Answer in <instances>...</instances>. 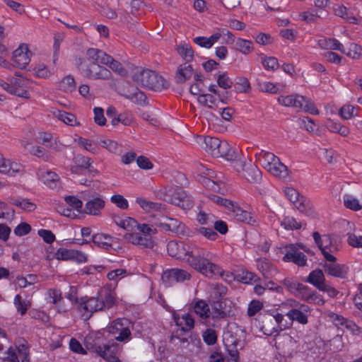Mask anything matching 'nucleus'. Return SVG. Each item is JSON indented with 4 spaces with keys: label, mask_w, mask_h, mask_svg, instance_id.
<instances>
[{
    "label": "nucleus",
    "mask_w": 362,
    "mask_h": 362,
    "mask_svg": "<svg viewBox=\"0 0 362 362\" xmlns=\"http://www.w3.org/2000/svg\"><path fill=\"white\" fill-rule=\"evenodd\" d=\"M167 251L170 256L177 259H185L192 269L197 272H215L221 270L225 272L218 264L210 262L208 259L196 255L189 247L186 248L185 245L182 242L175 240L170 241L167 245Z\"/></svg>",
    "instance_id": "1"
},
{
    "label": "nucleus",
    "mask_w": 362,
    "mask_h": 362,
    "mask_svg": "<svg viewBox=\"0 0 362 362\" xmlns=\"http://www.w3.org/2000/svg\"><path fill=\"white\" fill-rule=\"evenodd\" d=\"M313 236L325 258L327 261L329 262V264L325 265L327 272H347L349 269V267L346 264L336 263V258L332 254L337 251V245H336V241L329 235L321 236L316 231L313 233Z\"/></svg>",
    "instance_id": "2"
},
{
    "label": "nucleus",
    "mask_w": 362,
    "mask_h": 362,
    "mask_svg": "<svg viewBox=\"0 0 362 362\" xmlns=\"http://www.w3.org/2000/svg\"><path fill=\"white\" fill-rule=\"evenodd\" d=\"M199 139L203 140L205 151L214 157H223L230 161L239 158L238 151L226 141L210 136H199Z\"/></svg>",
    "instance_id": "3"
},
{
    "label": "nucleus",
    "mask_w": 362,
    "mask_h": 362,
    "mask_svg": "<svg viewBox=\"0 0 362 362\" xmlns=\"http://www.w3.org/2000/svg\"><path fill=\"white\" fill-rule=\"evenodd\" d=\"M156 197L184 210H189L194 206L192 197L177 187H165L156 192Z\"/></svg>",
    "instance_id": "4"
},
{
    "label": "nucleus",
    "mask_w": 362,
    "mask_h": 362,
    "mask_svg": "<svg viewBox=\"0 0 362 362\" xmlns=\"http://www.w3.org/2000/svg\"><path fill=\"white\" fill-rule=\"evenodd\" d=\"M132 79L139 86L155 91L166 89L169 87V83L163 76L150 69L135 71Z\"/></svg>",
    "instance_id": "5"
},
{
    "label": "nucleus",
    "mask_w": 362,
    "mask_h": 362,
    "mask_svg": "<svg viewBox=\"0 0 362 362\" xmlns=\"http://www.w3.org/2000/svg\"><path fill=\"white\" fill-rule=\"evenodd\" d=\"M284 285L297 298H299L308 303L323 305L325 303L324 300L320 295L315 291H312L308 286L293 281L290 279H285Z\"/></svg>",
    "instance_id": "6"
},
{
    "label": "nucleus",
    "mask_w": 362,
    "mask_h": 362,
    "mask_svg": "<svg viewBox=\"0 0 362 362\" xmlns=\"http://www.w3.org/2000/svg\"><path fill=\"white\" fill-rule=\"evenodd\" d=\"M293 308L286 314L291 321H296L301 325H306L308 322V316L311 313L310 307L305 304L300 303L293 300Z\"/></svg>",
    "instance_id": "7"
},
{
    "label": "nucleus",
    "mask_w": 362,
    "mask_h": 362,
    "mask_svg": "<svg viewBox=\"0 0 362 362\" xmlns=\"http://www.w3.org/2000/svg\"><path fill=\"white\" fill-rule=\"evenodd\" d=\"M281 252L284 254L283 261L286 262H293L299 267L306 264L307 257L301 252L298 250L297 245L288 244L285 245Z\"/></svg>",
    "instance_id": "8"
},
{
    "label": "nucleus",
    "mask_w": 362,
    "mask_h": 362,
    "mask_svg": "<svg viewBox=\"0 0 362 362\" xmlns=\"http://www.w3.org/2000/svg\"><path fill=\"white\" fill-rule=\"evenodd\" d=\"M83 74L87 78L94 80H110L112 78L111 71L95 62L90 63L83 70Z\"/></svg>",
    "instance_id": "9"
},
{
    "label": "nucleus",
    "mask_w": 362,
    "mask_h": 362,
    "mask_svg": "<svg viewBox=\"0 0 362 362\" xmlns=\"http://www.w3.org/2000/svg\"><path fill=\"white\" fill-rule=\"evenodd\" d=\"M30 54L31 52L29 51L28 45L25 44L21 45L13 52V65L21 69H25L30 62Z\"/></svg>",
    "instance_id": "10"
},
{
    "label": "nucleus",
    "mask_w": 362,
    "mask_h": 362,
    "mask_svg": "<svg viewBox=\"0 0 362 362\" xmlns=\"http://www.w3.org/2000/svg\"><path fill=\"white\" fill-rule=\"evenodd\" d=\"M105 307L104 300L93 297L81 302L78 306V309L81 312H83V315L85 318L88 319L93 313L101 310Z\"/></svg>",
    "instance_id": "11"
},
{
    "label": "nucleus",
    "mask_w": 362,
    "mask_h": 362,
    "mask_svg": "<svg viewBox=\"0 0 362 362\" xmlns=\"http://www.w3.org/2000/svg\"><path fill=\"white\" fill-rule=\"evenodd\" d=\"M55 257L59 260H72L78 263L86 262L87 255L79 250L59 248L55 253Z\"/></svg>",
    "instance_id": "12"
},
{
    "label": "nucleus",
    "mask_w": 362,
    "mask_h": 362,
    "mask_svg": "<svg viewBox=\"0 0 362 362\" xmlns=\"http://www.w3.org/2000/svg\"><path fill=\"white\" fill-rule=\"evenodd\" d=\"M121 95L135 104L142 106L147 104V98L145 93L138 88L129 86L127 89H123Z\"/></svg>",
    "instance_id": "13"
},
{
    "label": "nucleus",
    "mask_w": 362,
    "mask_h": 362,
    "mask_svg": "<svg viewBox=\"0 0 362 362\" xmlns=\"http://www.w3.org/2000/svg\"><path fill=\"white\" fill-rule=\"evenodd\" d=\"M23 165L20 163L6 160L0 153V173L9 176H16V174H22Z\"/></svg>",
    "instance_id": "14"
},
{
    "label": "nucleus",
    "mask_w": 362,
    "mask_h": 362,
    "mask_svg": "<svg viewBox=\"0 0 362 362\" xmlns=\"http://www.w3.org/2000/svg\"><path fill=\"white\" fill-rule=\"evenodd\" d=\"M105 207V201L100 197H90L87 200L83 211L88 215L98 216Z\"/></svg>",
    "instance_id": "15"
},
{
    "label": "nucleus",
    "mask_w": 362,
    "mask_h": 362,
    "mask_svg": "<svg viewBox=\"0 0 362 362\" xmlns=\"http://www.w3.org/2000/svg\"><path fill=\"white\" fill-rule=\"evenodd\" d=\"M229 211L231 216L238 221L243 222L250 225H253L255 220L251 216L250 214L245 210H243L237 203L233 202V206L229 208Z\"/></svg>",
    "instance_id": "16"
},
{
    "label": "nucleus",
    "mask_w": 362,
    "mask_h": 362,
    "mask_svg": "<svg viewBox=\"0 0 362 362\" xmlns=\"http://www.w3.org/2000/svg\"><path fill=\"white\" fill-rule=\"evenodd\" d=\"M277 101L279 104L296 108V110H301L305 97L300 95H290L286 96L281 95L278 98Z\"/></svg>",
    "instance_id": "17"
},
{
    "label": "nucleus",
    "mask_w": 362,
    "mask_h": 362,
    "mask_svg": "<svg viewBox=\"0 0 362 362\" xmlns=\"http://www.w3.org/2000/svg\"><path fill=\"white\" fill-rule=\"evenodd\" d=\"M160 226L165 230L171 231L177 235L184 234L185 225L175 218L164 217Z\"/></svg>",
    "instance_id": "18"
},
{
    "label": "nucleus",
    "mask_w": 362,
    "mask_h": 362,
    "mask_svg": "<svg viewBox=\"0 0 362 362\" xmlns=\"http://www.w3.org/2000/svg\"><path fill=\"white\" fill-rule=\"evenodd\" d=\"M171 341L176 345H179L181 349H188L191 351L194 346L200 344V340L192 335H187L186 337L174 336L172 337Z\"/></svg>",
    "instance_id": "19"
},
{
    "label": "nucleus",
    "mask_w": 362,
    "mask_h": 362,
    "mask_svg": "<svg viewBox=\"0 0 362 362\" xmlns=\"http://www.w3.org/2000/svg\"><path fill=\"white\" fill-rule=\"evenodd\" d=\"M125 238L132 244L141 245L145 247H153V241L150 235H141L140 233H132L125 235Z\"/></svg>",
    "instance_id": "20"
},
{
    "label": "nucleus",
    "mask_w": 362,
    "mask_h": 362,
    "mask_svg": "<svg viewBox=\"0 0 362 362\" xmlns=\"http://www.w3.org/2000/svg\"><path fill=\"white\" fill-rule=\"evenodd\" d=\"M261 329L264 334L268 336H271L274 333L281 331V327L277 325V322L272 315H267L264 317L262 321Z\"/></svg>",
    "instance_id": "21"
},
{
    "label": "nucleus",
    "mask_w": 362,
    "mask_h": 362,
    "mask_svg": "<svg viewBox=\"0 0 362 362\" xmlns=\"http://www.w3.org/2000/svg\"><path fill=\"white\" fill-rule=\"evenodd\" d=\"M118 351L119 348L116 344H103L101 346V351H99L98 354L107 362H112L117 358Z\"/></svg>",
    "instance_id": "22"
},
{
    "label": "nucleus",
    "mask_w": 362,
    "mask_h": 362,
    "mask_svg": "<svg viewBox=\"0 0 362 362\" xmlns=\"http://www.w3.org/2000/svg\"><path fill=\"white\" fill-rule=\"evenodd\" d=\"M194 74V70L191 65L184 64L180 65L176 72L175 81L177 83H183L189 80Z\"/></svg>",
    "instance_id": "23"
},
{
    "label": "nucleus",
    "mask_w": 362,
    "mask_h": 362,
    "mask_svg": "<svg viewBox=\"0 0 362 362\" xmlns=\"http://www.w3.org/2000/svg\"><path fill=\"white\" fill-rule=\"evenodd\" d=\"M111 240V236L105 235L103 233H96L91 237V241L94 245L105 250L112 248Z\"/></svg>",
    "instance_id": "24"
},
{
    "label": "nucleus",
    "mask_w": 362,
    "mask_h": 362,
    "mask_svg": "<svg viewBox=\"0 0 362 362\" xmlns=\"http://www.w3.org/2000/svg\"><path fill=\"white\" fill-rule=\"evenodd\" d=\"M86 56L88 59H91L97 64H103L105 62V59H108L109 54H106L101 49H95V48H88L86 50Z\"/></svg>",
    "instance_id": "25"
},
{
    "label": "nucleus",
    "mask_w": 362,
    "mask_h": 362,
    "mask_svg": "<svg viewBox=\"0 0 362 362\" xmlns=\"http://www.w3.org/2000/svg\"><path fill=\"white\" fill-rule=\"evenodd\" d=\"M9 203L27 212H31L36 209V205L34 203L24 198L11 197L9 199Z\"/></svg>",
    "instance_id": "26"
},
{
    "label": "nucleus",
    "mask_w": 362,
    "mask_h": 362,
    "mask_svg": "<svg viewBox=\"0 0 362 362\" xmlns=\"http://www.w3.org/2000/svg\"><path fill=\"white\" fill-rule=\"evenodd\" d=\"M163 282L170 285L174 282L183 281L190 279L189 273H163L161 276Z\"/></svg>",
    "instance_id": "27"
},
{
    "label": "nucleus",
    "mask_w": 362,
    "mask_h": 362,
    "mask_svg": "<svg viewBox=\"0 0 362 362\" xmlns=\"http://www.w3.org/2000/svg\"><path fill=\"white\" fill-rule=\"evenodd\" d=\"M47 293L49 297L52 299V303L56 305L59 313L67 311L68 308L62 303V297L59 290L49 289Z\"/></svg>",
    "instance_id": "28"
},
{
    "label": "nucleus",
    "mask_w": 362,
    "mask_h": 362,
    "mask_svg": "<svg viewBox=\"0 0 362 362\" xmlns=\"http://www.w3.org/2000/svg\"><path fill=\"white\" fill-rule=\"evenodd\" d=\"M212 317L213 318H224L227 313L225 310V303L222 299L211 300Z\"/></svg>",
    "instance_id": "29"
},
{
    "label": "nucleus",
    "mask_w": 362,
    "mask_h": 362,
    "mask_svg": "<svg viewBox=\"0 0 362 362\" xmlns=\"http://www.w3.org/2000/svg\"><path fill=\"white\" fill-rule=\"evenodd\" d=\"M334 320H337L339 325H345V327L350 330L353 334L362 338V328L358 327L354 322L349 321L339 315H336Z\"/></svg>",
    "instance_id": "30"
},
{
    "label": "nucleus",
    "mask_w": 362,
    "mask_h": 362,
    "mask_svg": "<svg viewBox=\"0 0 362 362\" xmlns=\"http://www.w3.org/2000/svg\"><path fill=\"white\" fill-rule=\"evenodd\" d=\"M259 160L261 165L268 171L271 169L274 163L278 162L279 158L276 157L274 153L270 152H262L259 156Z\"/></svg>",
    "instance_id": "31"
},
{
    "label": "nucleus",
    "mask_w": 362,
    "mask_h": 362,
    "mask_svg": "<svg viewBox=\"0 0 362 362\" xmlns=\"http://www.w3.org/2000/svg\"><path fill=\"white\" fill-rule=\"evenodd\" d=\"M235 49L243 54H249L253 49V42L248 40L238 38L235 41Z\"/></svg>",
    "instance_id": "32"
},
{
    "label": "nucleus",
    "mask_w": 362,
    "mask_h": 362,
    "mask_svg": "<svg viewBox=\"0 0 362 362\" xmlns=\"http://www.w3.org/2000/svg\"><path fill=\"white\" fill-rule=\"evenodd\" d=\"M272 175L280 178H286L288 175V170L287 167L282 163L280 160L278 162L274 163V165L268 170Z\"/></svg>",
    "instance_id": "33"
},
{
    "label": "nucleus",
    "mask_w": 362,
    "mask_h": 362,
    "mask_svg": "<svg viewBox=\"0 0 362 362\" xmlns=\"http://www.w3.org/2000/svg\"><path fill=\"white\" fill-rule=\"evenodd\" d=\"M194 310L195 313L202 319H206L209 317L210 309L209 305L203 300L196 302Z\"/></svg>",
    "instance_id": "34"
},
{
    "label": "nucleus",
    "mask_w": 362,
    "mask_h": 362,
    "mask_svg": "<svg viewBox=\"0 0 362 362\" xmlns=\"http://www.w3.org/2000/svg\"><path fill=\"white\" fill-rule=\"evenodd\" d=\"M76 166L71 168V172L78 173L79 170L88 169L91 165V160L88 157L77 156L75 158Z\"/></svg>",
    "instance_id": "35"
},
{
    "label": "nucleus",
    "mask_w": 362,
    "mask_h": 362,
    "mask_svg": "<svg viewBox=\"0 0 362 362\" xmlns=\"http://www.w3.org/2000/svg\"><path fill=\"white\" fill-rule=\"evenodd\" d=\"M320 46L322 48L325 49H329L333 50H338L341 52L343 54H346L349 55V53H346L345 52V49L344 48V45L340 43V42L334 38L333 39H329V40H325L322 42L320 43Z\"/></svg>",
    "instance_id": "36"
},
{
    "label": "nucleus",
    "mask_w": 362,
    "mask_h": 362,
    "mask_svg": "<svg viewBox=\"0 0 362 362\" xmlns=\"http://www.w3.org/2000/svg\"><path fill=\"white\" fill-rule=\"evenodd\" d=\"M136 202L143 209L148 211H160L163 209L161 204L148 201L141 197L137 198Z\"/></svg>",
    "instance_id": "37"
},
{
    "label": "nucleus",
    "mask_w": 362,
    "mask_h": 362,
    "mask_svg": "<svg viewBox=\"0 0 362 362\" xmlns=\"http://www.w3.org/2000/svg\"><path fill=\"white\" fill-rule=\"evenodd\" d=\"M305 281L313 284L320 290L325 284L324 273H310Z\"/></svg>",
    "instance_id": "38"
},
{
    "label": "nucleus",
    "mask_w": 362,
    "mask_h": 362,
    "mask_svg": "<svg viewBox=\"0 0 362 362\" xmlns=\"http://www.w3.org/2000/svg\"><path fill=\"white\" fill-rule=\"evenodd\" d=\"M108 59H105L103 64L108 66L113 71L120 76H125L127 74L126 69L123 67L122 64L118 61L115 60L110 55Z\"/></svg>",
    "instance_id": "39"
},
{
    "label": "nucleus",
    "mask_w": 362,
    "mask_h": 362,
    "mask_svg": "<svg viewBox=\"0 0 362 362\" xmlns=\"http://www.w3.org/2000/svg\"><path fill=\"white\" fill-rule=\"evenodd\" d=\"M233 274L234 273H230V276H233L235 279L245 284H253L259 279V277L255 273H236L235 275Z\"/></svg>",
    "instance_id": "40"
},
{
    "label": "nucleus",
    "mask_w": 362,
    "mask_h": 362,
    "mask_svg": "<svg viewBox=\"0 0 362 362\" xmlns=\"http://www.w3.org/2000/svg\"><path fill=\"white\" fill-rule=\"evenodd\" d=\"M59 87L65 92H72L76 89V82L74 77L68 75L59 82Z\"/></svg>",
    "instance_id": "41"
},
{
    "label": "nucleus",
    "mask_w": 362,
    "mask_h": 362,
    "mask_svg": "<svg viewBox=\"0 0 362 362\" xmlns=\"http://www.w3.org/2000/svg\"><path fill=\"white\" fill-rule=\"evenodd\" d=\"M40 179L46 185L51 186V184L59 180V176L52 171L41 170L38 173Z\"/></svg>",
    "instance_id": "42"
},
{
    "label": "nucleus",
    "mask_w": 362,
    "mask_h": 362,
    "mask_svg": "<svg viewBox=\"0 0 362 362\" xmlns=\"http://www.w3.org/2000/svg\"><path fill=\"white\" fill-rule=\"evenodd\" d=\"M261 58L262 64L267 70L275 71L279 68V62L276 57L262 54Z\"/></svg>",
    "instance_id": "43"
},
{
    "label": "nucleus",
    "mask_w": 362,
    "mask_h": 362,
    "mask_svg": "<svg viewBox=\"0 0 362 362\" xmlns=\"http://www.w3.org/2000/svg\"><path fill=\"white\" fill-rule=\"evenodd\" d=\"M296 206L300 212L305 214L308 216H311L314 214V211L309 202H307L303 196L300 197V199L296 204Z\"/></svg>",
    "instance_id": "44"
},
{
    "label": "nucleus",
    "mask_w": 362,
    "mask_h": 362,
    "mask_svg": "<svg viewBox=\"0 0 362 362\" xmlns=\"http://www.w3.org/2000/svg\"><path fill=\"white\" fill-rule=\"evenodd\" d=\"M128 323L129 321L127 319H117L107 327L108 332L112 334H117L123 329L128 327L127 326Z\"/></svg>",
    "instance_id": "45"
},
{
    "label": "nucleus",
    "mask_w": 362,
    "mask_h": 362,
    "mask_svg": "<svg viewBox=\"0 0 362 362\" xmlns=\"http://www.w3.org/2000/svg\"><path fill=\"white\" fill-rule=\"evenodd\" d=\"M246 178L250 182H256L261 180L262 173L255 165H251L246 170Z\"/></svg>",
    "instance_id": "46"
},
{
    "label": "nucleus",
    "mask_w": 362,
    "mask_h": 362,
    "mask_svg": "<svg viewBox=\"0 0 362 362\" xmlns=\"http://www.w3.org/2000/svg\"><path fill=\"white\" fill-rule=\"evenodd\" d=\"M178 54L187 62L192 60L194 51L191 46L188 45H182L177 47Z\"/></svg>",
    "instance_id": "47"
},
{
    "label": "nucleus",
    "mask_w": 362,
    "mask_h": 362,
    "mask_svg": "<svg viewBox=\"0 0 362 362\" xmlns=\"http://www.w3.org/2000/svg\"><path fill=\"white\" fill-rule=\"evenodd\" d=\"M344 204L346 208L353 211H358L362 209L358 200L349 194L344 196Z\"/></svg>",
    "instance_id": "48"
},
{
    "label": "nucleus",
    "mask_w": 362,
    "mask_h": 362,
    "mask_svg": "<svg viewBox=\"0 0 362 362\" xmlns=\"http://www.w3.org/2000/svg\"><path fill=\"white\" fill-rule=\"evenodd\" d=\"M30 153L45 161H49L51 160V156L49 152L42 146H33L30 150Z\"/></svg>",
    "instance_id": "49"
},
{
    "label": "nucleus",
    "mask_w": 362,
    "mask_h": 362,
    "mask_svg": "<svg viewBox=\"0 0 362 362\" xmlns=\"http://www.w3.org/2000/svg\"><path fill=\"white\" fill-rule=\"evenodd\" d=\"M54 115L59 119L63 121L66 124L72 126L73 123L76 122V117L71 113L62 110H57V112H54Z\"/></svg>",
    "instance_id": "50"
},
{
    "label": "nucleus",
    "mask_w": 362,
    "mask_h": 362,
    "mask_svg": "<svg viewBox=\"0 0 362 362\" xmlns=\"http://www.w3.org/2000/svg\"><path fill=\"white\" fill-rule=\"evenodd\" d=\"M281 225L286 230H297L301 228V223L291 216H286L281 221Z\"/></svg>",
    "instance_id": "51"
},
{
    "label": "nucleus",
    "mask_w": 362,
    "mask_h": 362,
    "mask_svg": "<svg viewBox=\"0 0 362 362\" xmlns=\"http://www.w3.org/2000/svg\"><path fill=\"white\" fill-rule=\"evenodd\" d=\"M217 83L220 88L227 90L231 88L233 81L228 77V74L224 72L217 76Z\"/></svg>",
    "instance_id": "52"
},
{
    "label": "nucleus",
    "mask_w": 362,
    "mask_h": 362,
    "mask_svg": "<svg viewBox=\"0 0 362 362\" xmlns=\"http://www.w3.org/2000/svg\"><path fill=\"white\" fill-rule=\"evenodd\" d=\"M198 101L200 104L204 106H206L211 109H215L216 98L214 95L211 94H202L198 98Z\"/></svg>",
    "instance_id": "53"
},
{
    "label": "nucleus",
    "mask_w": 362,
    "mask_h": 362,
    "mask_svg": "<svg viewBox=\"0 0 362 362\" xmlns=\"http://www.w3.org/2000/svg\"><path fill=\"white\" fill-rule=\"evenodd\" d=\"M225 346L226 348L242 349L244 346V342L241 340L230 335L224 339Z\"/></svg>",
    "instance_id": "54"
},
{
    "label": "nucleus",
    "mask_w": 362,
    "mask_h": 362,
    "mask_svg": "<svg viewBox=\"0 0 362 362\" xmlns=\"http://www.w3.org/2000/svg\"><path fill=\"white\" fill-rule=\"evenodd\" d=\"M14 304L18 310V312L21 313V314L23 315H24L28 308L30 305V303L29 301L23 300L21 299V296L20 295H16L14 298Z\"/></svg>",
    "instance_id": "55"
},
{
    "label": "nucleus",
    "mask_w": 362,
    "mask_h": 362,
    "mask_svg": "<svg viewBox=\"0 0 362 362\" xmlns=\"http://www.w3.org/2000/svg\"><path fill=\"white\" fill-rule=\"evenodd\" d=\"M235 86L238 91L240 93H247L251 88L248 79L245 77L238 78Z\"/></svg>",
    "instance_id": "56"
},
{
    "label": "nucleus",
    "mask_w": 362,
    "mask_h": 362,
    "mask_svg": "<svg viewBox=\"0 0 362 362\" xmlns=\"http://www.w3.org/2000/svg\"><path fill=\"white\" fill-rule=\"evenodd\" d=\"M227 288L226 286L221 284H216L214 286L213 291L211 293V300L221 299V297L226 295Z\"/></svg>",
    "instance_id": "57"
},
{
    "label": "nucleus",
    "mask_w": 362,
    "mask_h": 362,
    "mask_svg": "<svg viewBox=\"0 0 362 362\" xmlns=\"http://www.w3.org/2000/svg\"><path fill=\"white\" fill-rule=\"evenodd\" d=\"M259 89L262 92H267L270 93H277L279 92L278 87L271 82H259L258 83Z\"/></svg>",
    "instance_id": "58"
},
{
    "label": "nucleus",
    "mask_w": 362,
    "mask_h": 362,
    "mask_svg": "<svg viewBox=\"0 0 362 362\" xmlns=\"http://www.w3.org/2000/svg\"><path fill=\"white\" fill-rule=\"evenodd\" d=\"M111 202L121 209H128L129 204L127 200L120 194H115L111 197Z\"/></svg>",
    "instance_id": "59"
},
{
    "label": "nucleus",
    "mask_w": 362,
    "mask_h": 362,
    "mask_svg": "<svg viewBox=\"0 0 362 362\" xmlns=\"http://www.w3.org/2000/svg\"><path fill=\"white\" fill-rule=\"evenodd\" d=\"M355 107L351 105H344L340 108L339 114L344 119H349L356 115L354 114Z\"/></svg>",
    "instance_id": "60"
},
{
    "label": "nucleus",
    "mask_w": 362,
    "mask_h": 362,
    "mask_svg": "<svg viewBox=\"0 0 362 362\" xmlns=\"http://www.w3.org/2000/svg\"><path fill=\"white\" fill-rule=\"evenodd\" d=\"M285 194L287 197V198L290 200V202L293 203L295 205L298 204L301 197L300 196L298 192L292 187L286 188Z\"/></svg>",
    "instance_id": "61"
},
{
    "label": "nucleus",
    "mask_w": 362,
    "mask_h": 362,
    "mask_svg": "<svg viewBox=\"0 0 362 362\" xmlns=\"http://www.w3.org/2000/svg\"><path fill=\"white\" fill-rule=\"evenodd\" d=\"M93 112L95 122L100 126H104L106 123V119L104 117L103 109L102 107H95Z\"/></svg>",
    "instance_id": "62"
},
{
    "label": "nucleus",
    "mask_w": 362,
    "mask_h": 362,
    "mask_svg": "<svg viewBox=\"0 0 362 362\" xmlns=\"http://www.w3.org/2000/svg\"><path fill=\"white\" fill-rule=\"evenodd\" d=\"M30 230L31 226L25 222H22L14 228V233L21 237L28 234Z\"/></svg>",
    "instance_id": "63"
},
{
    "label": "nucleus",
    "mask_w": 362,
    "mask_h": 362,
    "mask_svg": "<svg viewBox=\"0 0 362 362\" xmlns=\"http://www.w3.org/2000/svg\"><path fill=\"white\" fill-rule=\"evenodd\" d=\"M213 218L214 216L211 214L200 211L197 214V221L202 225H207L214 222Z\"/></svg>",
    "instance_id": "64"
}]
</instances>
